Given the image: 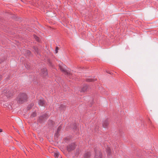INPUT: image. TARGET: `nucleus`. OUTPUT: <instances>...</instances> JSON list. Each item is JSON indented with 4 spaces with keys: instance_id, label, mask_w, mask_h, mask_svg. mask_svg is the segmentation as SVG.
Returning a JSON list of instances; mask_svg holds the SVG:
<instances>
[{
    "instance_id": "nucleus-8",
    "label": "nucleus",
    "mask_w": 158,
    "mask_h": 158,
    "mask_svg": "<svg viewBox=\"0 0 158 158\" xmlns=\"http://www.w3.org/2000/svg\"><path fill=\"white\" fill-rule=\"evenodd\" d=\"M88 86L87 85H83L82 88L81 89V92H85L86 90H87L88 89Z\"/></svg>"
},
{
    "instance_id": "nucleus-3",
    "label": "nucleus",
    "mask_w": 158,
    "mask_h": 158,
    "mask_svg": "<svg viewBox=\"0 0 158 158\" xmlns=\"http://www.w3.org/2000/svg\"><path fill=\"white\" fill-rule=\"evenodd\" d=\"M3 94L6 95L8 98L11 97L14 95V92L11 90L8 91L7 89H5L3 91Z\"/></svg>"
},
{
    "instance_id": "nucleus-18",
    "label": "nucleus",
    "mask_w": 158,
    "mask_h": 158,
    "mask_svg": "<svg viewBox=\"0 0 158 158\" xmlns=\"http://www.w3.org/2000/svg\"><path fill=\"white\" fill-rule=\"evenodd\" d=\"M34 38L38 42H39L40 41L39 37L37 36L36 35H34Z\"/></svg>"
},
{
    "instance_id": "nucleus-7",
    "label": "nucleus",
    "mask_w": 158,
    "mask_h": 158,
    "mask_svg": "<svg viewBox=\"0 0 158 158\" xmlns=\"http://www.w3.org/2000/svg\"><path fill=\"white\" fill-rule=\"evenodd\" d=\"M41 74L43 76H46L48 75L47 69L45 68H43L41 69Z\"/></svg>"
},
{
    "instance_id": "nucleus-12",
    "label": "nucleus",
    "mask_w": 158,
    "mask_h": 158,
    "mask_svg": "<svg viewBox=\"0 0 158 158\" xmlns=\"http://www.w3.org/2000/svg\"><path fill=\"white\" fill-rule=\"evenodd\" d=\"M85 158H90L91 155L89 152L86 153L84 155Z\"/></svg>"
},
{
    "instance_id": "nucleus-13",
    "label": "nucleus",
    "mask_w": 158,
    "mask_h": 158,
    "mask_svg": "<svg viewBox=\"0 0 158 158\" xmlns=\"http://www.w3.org/2000/svg\"><path fill=\"white\" fill-rule=\"evenodd\" d=\"M38 104H39V105L40 106H43V105H44V100L42 99L38 101Z\"/></svg>"
},
{
    "instance_id": "nucleus-21",
    "label": "nucleus",
    "mask_w": 158,
    "mask_h": 158,
    "mask_svg": "<svg viewBox=\"0 0 158 158\" xmlns=\"http://www.w3.org/2000/svg\"><path fill=\"white\" fill-rule=\"evenodd\" d=\"M58 47H56V49L55 50L56 53H57L58 52Z\"/></svg>"
},
{
    "instance_id": "nucleus-5",
    "label": "nucleus",
    "mask_w": 158,
    "mask_h": 158,
    "mask_svg": "<svg viewBox=\"0 0 158 158\" xmlns=\"http://www.w3.org/2000/svg\"><path fill=\"white\" fill-rule=\"evenodd\" d=\"M76 145L74 143H72L69 145L67 147V149L68 151L70 152L73 150L75 148Z\"/></svg>"
},
{
    "instance_id": "nucleus-10",
    "label": "nucleus",
    "mask_w": 158,
    "mask_h": 158,
    "mask_svg": "<svg viewBox=\"0 0 158 158\" xmlns=\"http://www.w3.org/2000/svg\"><path fill=\"white\" fill-rule=\"evenodd\" d=\"M106 150L107 153V156L109 157V156H110L111 154V149L110 147H107L106 148Z\"/></svg>"
},
{
    "instance_id": "nucleus-16",
    "label": "nucleus",
    "mask_w": 158,
    "mask_h": 158,
    "mask_svg": "<svg viewBox=\"0 0 158 158\" xmlns=\"http://www.w3.org/2000/svg\"><path fill=\"white\" fill-rule=\"evenodd\" d=\"M60 110H64L65 108V107L64 105L62 104L59 107Z\"/></svg>"
},
{
    "instance_id": "nucleus-1",
    "label": "nucleus",
    "mask_w": 158,
    "mask_h": 158,
    "mask_svg": "<svg viewBox=\"0 0 158 158\" xmlns=\"http://www.w3.org/2000/svg\"><path fill=\"white\" fill-rule=\"evenodd\" d=\"M27 97L26 94L23 93L20 94L16 98V100L18 103L19 104H22L27 100Z\"/></svg>"
},
{
    "instance_id": "nucleus-11",
    "label": "nucleus",
    "mask_w": 158,
    "mask_h": 158,
    "mask_svg": "<svg viewBox=\"0 0 158 158\" xmlns=\"http://www.w3.org/2000/svg\"><path fill=\"white\" fill-rule=\"evenodd\" d=\"M61 128L62 127L61 126H60L58 127L56 132L55 134V136H56V137L58 136V134H59V132L61 130Z\"/></svg>"
},
{
    "instance_id": "nucleus-9",
    "label": "nucleus",
    "mask_w": 158,
    "mask_h": 158,
    "mask_svg": "<svg viewBox=\"0 0 158 158\" xmlns=\"http://www.w3.org/2000/svg\"><path fill=\"white\" fill-rule=\"evenodd\" d=\"M109 124V122L108 120H106L103 122L102 126L103 127L106 128Z\"/></svg>"
},
{
    "instance_id": "nucleus-20",
    "label": "nucleus",
    "mask_w": 158,
    "mask_h": 158,
    "mask_svg": "<svg viewBox=\"0 0 158 158\" xmlns=\"http://www.w3.org/2000/svg\"><path fill=\"white\" fill-rule=\"evenodd\" d=\"M35 51L37 53H38V52H39V51H38V49L37 48H35Z\"/></svg>"
},
{
    "instance_id": "nucleus-15",
    "label": "nucleus",
    "mask_w": 158,
    "mask_h": 158,
    "mask_svg": "<svg viewBox=\"0 0 158 158\" xmlns=\"http://www.w3.org/2000/svg\"><path fill=\"white\" fill-rule=\"evenodd\" d=\"M54 156L56 158H58V157H59V158H62L61 156L60 155L59 153L57 152L54 153Z\"/></svg>"
},
{
    "instance_id": "nucleus-4",
    "label": "nucleus",
    "mask_w": 158,
    "mask_h": 158,
    "mask_svg": "<svg viewBox=\"0 0 158 158\" xmlns=\"http://www.w3.org/2000/svg\"><path fill=\"white\" fill-rule=\"evenodd\" d=\"M48 118V115L47 114H45L39 117L38 119V121L40 123H42L46 119Z\"/></svg>"
},
{
    "instance_id": "nucleus-22",
    "label": "nucleus",
    "mask_w": 158,
    "mask_h": 158,
    "mask_svg": "<svg viewBox=\"0 0 158 158\" xmlns=\"http://www.w3.org/2000/svg\"><path fill=\"white\" fill-rule=\"evenodd\" d=\"M77 128V126H76L75 124L74 125V128H73V129H76Z\"/></svg>"
},
{
    "instance_id": "nucleus-14",
    "label": "nucleus",
    "mask_w": 158,
    "mask_h": 158,
    "mask_svg": "<svg viewBox=\"0 0 158 158\" xmlns=\"http://www.w3.org/2000/svg\"><path fill=\"white\" fill-rule=\"evenodd\" d=\"M96 80H97L96 79H94L92 78H89L86 80V81L88 82H93Z\"/></svg>"
},
{
    "instance_id": "nucleus-19",
    "label": "nucleus",
    "mask_w": 158,
    "mask_h": 158,
    "mask_svg": "<svg viewBox=\"0 0 158 158\" xmlns=\"http://www.w3.org/2000/svg\"><path fill=\"white\" fill-rule=\"evenodd\" d=\"M26 53L28 55H30V54H31V52L30 51H29L28 50H26Z\"/></svg>"
},
{
    "instance_id": "nucleus-2",
    "label": "nucleus",
    "mask_w": 158,
    "mask_h": 158,
    "mask_svg": "<svg viewBox=\"0 0 158 158\" xmlns=\"http://www.w3.org/2000/svg\"><path fill=\"white\" fill-rule=\"evenodd\" d=\"M66 67L65 65H64L63 66H59V68L60 70L65 75L68 76L70 78H72V75L71 73L69 70L66 69L65 67Z\"/></svg>"
},
{
    "instance_id": "nucleus-6",
    "label": "nucleus",
    "mask_w": 158,
    "mask_h": 158,
    "mask_svg": "<svg viewBox=\"0 0 158 158\" xmlns=\"http://www.w3.org/2000/svg\"><path fill=\"white\" fill-rule=\"evenodd\" d=\"M95 158H102V155L101 153L99 150H96L95 149Z\"/></svg>"
},
{
    "instance_id": "nucleus-17",
    "label": "nucleus",
    "mask_w": 158,
    "mask_h": 158,
    "mask_svg": "<svg viewBox=\"0 0 158 158\" xmlns=\"http://www.w3.org/2000/svg\"><path fill=\"white\" fill-rule=\"evenodd\" d=\"M36 115V113L35 112H33L31 115V117L32 118L34 117H35Z\"/></svg>"
},
{
    "instance_id": "nucleus-24",
    "label": "nucleus",
    "mask_w": 158,
    "mask_h": 158,
    "mask_svg": "<svg viewBox=\"0 0 158 158\" xmlns=\"http://www.w3.org/2000/svg\"><path fill=\"white\" fill-rule=\"evenodd\" d=\"M107 73H110V74H111V73H108V72H107Z\"/></svg>"
},
{
    "instance_id": "nucleus-23",
    "label": "nucleus",
    "mask_w": 158,
    "mask_h": 158,
    "mask_svg": "<svg viewBox=\"0 0 158 158\" xmlns=\"http://www.w3.org/2000/svg\"><path fill=\"white\" fill-rule=\"evenodd\" d=\"M2 130L0 129V132H2Z\"/></svg>"
}]
</instances>
